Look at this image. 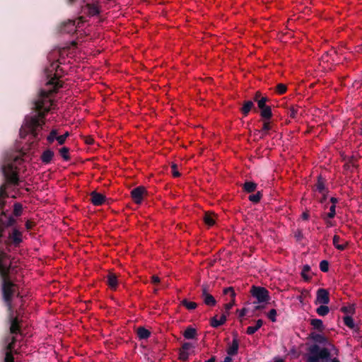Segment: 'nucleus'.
Segmentation results:
<instances>
[{"label":"nucleus","mask_w":362,"mask_h":362,"mask_svg":"<svg viewBox=\"0 0 362 362\" xmlns=\"http://www.w3.org/2000/svg\"><path fill=\"white\" fill-rule=\"evenodd\" d=\"M59 56L60 51L57 49L52 50L48 54L47 60L49 62V66L45 69V73L47 78V88L42 89L40 91L37 98L33 102V108L35 114L25 117L24 124L20 131L21 135L23 134V131L30 133L32 139L36 142H38L43 137L41 132L45 124V117L52 105L51 95L63 86V82L59 80V71H62L59 65Z\"/></svg>","instance_id":"1"},{"label":"nucleus","mask_w":362,"mask_h":362,"mask_svg":"<svg viewBox=\"0 0 362 362\" xmlns=\"http://www.w3.org/2000/svg\"><path fill=\"white\" fill-rule=\"evenodd\" d=\"M9 256L2 250H0V276L1 279V289L2 298L9 313H13V298L16 296L21 297L17 291L18 285L11 280V264L7 262Z\"/></svg>","instance_id":"2"},{"label":"nucleus","mask_w":362,"mask_h":362,"mask_svg":"<svg viewBox=\"0 0 362 362\" xmlns=\"http://www.w3.org/2000/svg\"><path fill=\"white\" fill-rule=\"evenodd\" d=\"M23 155L21 152L11 155L7 163L3 166L2 171L7 184L13 186L19 185V167L24 162Z\"/></svg>","instance_id":"3"},{"label":"nucleus","mask_w":362,"mask_h":362,"mask_svg":"<svg viewBox=\"0 0 362 362\" xmlns=\"http://www.w3.org/2000/svg\"><path fill=\"white\" fill-rule=\"evenodd\" d=\"M6 189V183L0 186V244L2 243L5 229L16 223V220L8 214L7 210L4 209L6 204L5 199L8 197Z\"/></svg>","instance_id":"4"},{"label":"nucleus","mask_w":362,"mask_h":362,"mask_svg":"<svg viewBox=\"0 0 362 362\" xmlns=\"http://www.w3.org/2000/svg\"><path fill=\"white\" fill-rule=\"evenodd\" d=\"M327 191L325 188L324 183L318 177V195H321V204L323 208L322 217L327 221V218H332L335 216V209L337 199L334 197L328 198Z\"/></svg>","instance_id":"5"},{"label":"nucleus","mask_w":362,"mask_h":362,"mask_svg":"<svg viewBox=\"0 0 362 362\" xmlns=\"http://www.w3.org/2000/svg\"><path fill=\"white\" fill-rule=\"evenodd\" d=\"M336 354L334 346L325 336L318 334V362H339L337 358L333 357Z\"/></svg>","instance_id":"6"},{"label":"nucleus","mask_w":362,"mask_h":362,"mask_svg":"<svg viewBox=\"0 0 362 362\" xmlns=\"http://www.w3.org/2000/svg\"><path fill=\"white\" fill-rule=\"evenodd\" d=\"M310 324L313 325L314 330L311 332L308 337V339H312V343L306 342L302 344V346H305V350L308 351L304 355L306 358V362H317V318L311 320Z\"/></svg>","instance_id":"7"},{"label":"nucleus","mask_w":362,"mask_h":362,"mask_svg":"<svg viewBox=\"0 0 362 362\" xmlns=\"http://www.w3.org/2000/svg\"><path fill=\"white\" fill-rule=\"evenodd\" d=\"M15 224L16 223L10 226L12 228L8 233L7 238L4 241L8 251H10V247H20L21 244L23 243V233L15 226Z\"/></svg>","instance_id":"8"},{"label":"nucleus","mask_w":362,"mask_h":362,"mask_svg":"<svg viewBox=\"0 0 362 362\" xmlns=\"http://www.w3.org/2000/svg\"><path fill=\"white\" fill-rule=\"evenodd\" d=\"M329 302V293L326 289H318V315L325 316L329 313V308L327 304Z\"/></svg>","instance_id":"9"},{"label":"nucleus","mask_w":362,"mask_h":362,"mask_svg":"<svg viewBox=\"0 0 362 362\" xmlns=\"http://www.w3.org/2000/svg\"><path fill=\"white\" fill-rule=\"evenodd\" d=\"M85 21V18L83 16H80L77 19V25L76 24V21L68 20L67 21L63 22L61 24L60 32L68 34L74 33L76 31V28L79 26L81 23H83Z\"/></svg>","instance_id":"10"},{"label":"nucleus","mask_w":362,"mask_h":362,"mask_svg":"<svg viewBox=\"0 0 362 362\" xmlns=\"http://www.w3.org/2000/svg\"><path fill=\"white\" fill-rule=\"evenodd\" d=\"M251 293L252 296L257 298L258 303L267 302L269 300V291L264 287L253 286Z\"/></svg>","instance_id":"11"},{"label":"nucleus","mask_w":362,"mask_h":362,"mask_svg":"<svg viewBox=\"0 0 362 362\" xmlns=\"http://www.w3.org/2000/svg\"><path fill=\"white\" fill-rule=\"evenodd\" d=\"M146 189L143 186H139L131 191V197L134 203L139 204L142 202L144 195L146 194Z\"/></svg>","instance_id":"12"},{"label":"nucleus","mask_w":362,"mask_h":362,"mask_svg":"<svg viewBox=\"0 0 362 362\" xmlns=\"http://www.w3.org/2000/svg\"><path fill=\"white\" fill-rule=\"evenodd\" d=\"M82 12L90 16H94L100 13L98 6L95 4H86L82 6Z\"/></svg>","instance_id":"13"},{"label":"nucleus","mask_w":362,"mask_h":362,"mask_svg":"<svg viewBox=\"0 0 362 362\" xmlns=\"http://www.w3.org/2000/svg\"><path fill=\"white\" fill-rule=\"evenodd\" d=\"M90 195L91 203L95 206H101L105 202V196L95 191L92 192Z\"/></svg>","instance_id":"14"},{"label":"nucleus","mask_w":362,"mask_h":362,"mask_svg":"<svg viewBox=\"0 0 362 362\" xmlns=\"http://www.w3.org/2000/svg\"><path fill=\"white\" fill-rule=\"evenodd\" d=\"M13 313H10V332L12 334H16L21 332V326L17 317H13Z\"/></svg>","instance_id":"15"},{"label":"nucleus","mask_w":362,"mask_h":362,"mask_svg":"<svg viewBox=\"0 0 362 362\" xmlns=\"http://www.w3.org/2000/svg\"><path fill=\"white\" fill-rule=\"evenodd\" d=\"M54 156V153L52 150L47 148L45 150L40 156V160L42 163L47 165L49 164Z\"/></svg>","instance_id":"16"},{"label":"nucleus","mask_w":362,"mask_h":362,"mask_svg":"<svg viewBox=\"0 0 362 362\" xmlns=\"http://www.w3.org/2000/svg\"><path fill=\"white\" fill-rule=\"evenodd\" d=\"M234 336L235 337L233 338L231 344L227 349V354L229 356H235L238 351L239 341L237 339V334H234Z\"/></svg>","instance_id":"17"},{"label":"nucleus","mask_w":362,"mask_h":362,"mask_svg":"<svg viewBox=\"0 0 362 362\" xmlns=\"http://www.w3.org/2000/svg\"><path fill=\"white\" fill-rule=\"evenodd\" d=\"M252 110L257 112V109L255 107L254 103L252 100H246L243 103V105L241 107L240 111L243 115L246 117Z\"/></svg>","instance_id":"18"},{"label":"nucleus","mask_w":362,"mask_h":362,"mask_svg":"<svg viewBox=\"0 0 362 362\" xmlns=\"http://www.w3.org/2000/svg\"><path fill=\"white\" fill-rule=\"evenodd\" d=\"M333 245L337 249L344 250L347 246V242L344 240H341L339 236L336 235L333 237Z\"/></svg>","instance_id":"19"},{"label":"nucleus","mask_w":362,"mask_h":362,"mask_svg":"<svg viewBox=\"0 0 362 362\" xmlns=\"http://www.w3.org/2000/svg\"><path fill=\"white\" fill-rule=\"evenodd\" d=\"M107 284L111 289L115 290L117 286V278L115 274L109 273L107 275Z\"/></svg>","instance_id":"20"},{"label":"nucleus","mask_w":362,"mask_h":362,"mask_svg":"<svg viewBox=\"0 0 362 362\" xmlns=\"http://www.w3.org/2000/svg\"><path fill=\"white\" fill-rule=\"evenodd\" d=\"M197 336V332L195 328L187 327L183 332V337L186 339H194Z\"/></svg>","instance_id":"21"},{"label":"nucleus","mask_w":362,"mask_h":362,"mask_svg":"<svg viewBox=\"0 0 362 362\" xmlns=\"http://www.w3.org/2000/svg\"><path fill=\"white\" fill-rule=\"evenodd\" d=\"M259 110L260 116L264 120H269L272 117L273 114L270 106H267L266 107H263V109Z\"/></svg>","instance_id":"22"},{"label":"nucleus","mask_w":362,"mask_h":362,"mask_svg":"<svg viewBox=\"0 0 362 362\" xmlns=\"http://www.w3.org/2000/svg\"><path fill=\"white\" fill-rule=\"evenodd\" d=\"M257 184L252 181H246L243 185V190L247 193L254 192L257 189Z\"/></svg>","instance_id":"23"},{"label":"nucleus","mask_w":362,"mask_h":362,"mask_svg":"<svg viewBox=\"0 0 362 362\" xmlns=\"http://www.w3.org/2000/svg\"><path fill=\"white\" fill-rule=\"evenodd\" d=\"M203 221L209 227L213 226L216 223L214 214L211 213H205L203 217Z\"/></svg>","instance_id":"24"},{"label":"nucleus","mask_w":362,"mask_h":362,"mask_svg":"<svg viewBox=\"0 0 362 362\" xmlns=\"http://www.w3.org/2000/svg\"><path fill=\"white\" fill-rule=\"evenodd\" d=\"M151 335V332L149 330L146 329L144 327H139L137 329V336L140 339H146Z\"/></svg>","instance_id":"25"},{"label":"nucleus","mask_w":362,"mask_h":362,"mask_svg":"<svg viewBox=\"0 0 362 362\" xmlns=\"http://www.w3.org/2000/svg\"><path fill=\"white\" fill-rule=\"evenodd\" d=\"M263 325L262 320H258L255 326H250L247 328L246 333L249 335L255 334Z\"/></svg>","instance_id":"26"},{"label":"nucleus","mask_w":362,"mask_h":362,"mask_svg":"<svg viewBox=\"0 0 362 362\" xmlns=\"http://www.w3.org/2000/svg\"><path fill=\"white\" fill-rule=\"evenodd\" d=\"M204 304L208 306H214L216 304L215 298L210 293L202 298Z\"/></svg>","instance_id":"27"},{"label":"nucleus","mask_w":362,"mask_h":362,"mask_svg":"<svg viewBox=\"0 0 362 362\" xmlns=\"http://www.w3.org/2000/svg\"><path fill=\"white\" fill-rule=\"evenodd\" d=\"M271 128L272 127L270 124V122L269 120H264L262 129L260 131L257 130V132H260L262 134L260 137L263 138L268 134V132L271 129Z\"/></svg>","instance_id":"28"},{"label":"nucleus","mask_w":362,"mask_h":362,"mask_svg":"<svg viewBox=\"0 0 362 362\" xmlns=\"http://www.w3.org/2000/svg\"><path fill=\"white\" fill-rule=\"evenodd\" d=\"M58 130L53 129L49 132V134L47 136V141L49 144H52L55 140L57 141Z\"/></svg>","instance_id":"29"},{"label":"nucleus","mask_w":362,"mask_h":362,"mask_svg":"<svg viewBox=\"0 0 362 362\" xmlns=\"http://www.w3.org/2000/svg\"><path fill=\"white\" fill-rule=\"evenodd\" d=\"M60 156L62 157V158L64 160H70V156H69V148L68 147L64 146L61 148L59 151Z\"/></svg>","instance_id":"30"},{"label":"nucleus","mask_w":362,"mask_h":362,"mask_svg":"<svg viewBox=\"0 0 362 362\" xmlns=\"http://www.w3.org/2000/svg\"><path fill=\"white\" fill-rule=\"evenodd\" d=\"M344 322L349 328L351 329H355L356 325L354 323L353 318L351 316L346 315L344 317Z\"/></svg>","instance_id":"31"},{"label":"nucleus","mask_w":362,"mask_h":362,"mask_svg":"<svg viewBox=\"0 0 362 362\" xmlns=\"http://www.w3.org/2000/svg\"><path fill=\"white\" fill-rule=\"evenodd\" d=\"M262 197V193L260 191H258L256 194H250L248 197V199L254 203L257 204L259 202L261 198Z\"/></svg>","instance_id":"32"},{"label":"nucleus","mask_w":362,"mask_h":362,"mask_svg":"<svg viewBox=\"0 0 362 362\" xmlns=\"http://www.w3.org/2000/svg\"><path fill=\"white\" fill-rule=\"evenodd\" d=\"M23 206L21 203L16 202L13 205V214L15 216H20L22 214Z\"/></svg>","instance_id":"33"},{"label":"nucleus","mask_w":362,"mask_h":362,"mask_svg":"<svg viewBox=\"0 0 362 362\" xmlns=\"http://www.w3.org/2000/svg\"><path fill=\"white\" fill-rule=\"evenodd\" d=\"M182 305L185 306L187 309L191 310H194L197 307V304L194 302L189 301L187 299H184L182 301Z\"/></svg>","instance_id":"34"},{"label":"nucleus","mask_w":362,"mask_h":362,"mask_svg":"<svg viewBox=\"0 0 362 362\" xmlns=\"http://www.w3.org/2000/svg\"><path fill=\"white\" fill-rule=\"evenodd\" d=\"M310 271V267L308 264L305 265L302 269L301 276L305 281H309L310 279V276L309 275Z\"/></svg>","instance_id":"35"},{"label":"nucleus","mask_w":362,"mask_h":362,"mask_svg":"<svg viewBox=\"0 0 362 362\" xmlns=\"http://www.w3.org/2000/svg\"><path fill=\"white\" fill-rule=\"evenodd\" d=\"M70 136V133L69 132H66L64 134L59 136L57 137V143L59 145H63L66 139Z\"/></svg>","instance_id":"36"},{"label":"nucleus","mask_w":362,"mask_h":362,"mask_svg":"<svg viewBox=\"0 0 362 362\" xmlns=\"http://www.w3.org/2000/svg\"><path fill=\"white\" fill-rule=\"evenodd\" d=\"M269 101V98L267 97H262L257 102L258 107L259 109H263V107H266L268 105H266V103Z\"/></svg>","instance_id":"37"},{"label":"nucleus","mask_w":362,"mask_h":362,"mask_svg":"<svg viewBox=\"0 0 362 362\" xmlns=\"http://www.w3.org/2000/svg\"><path fill=\"white\" fill-rule=\"evenodd\" d=\"M329 264L327 260H322L320 262V269L323 272H327L329 271Z\"/></svg>","instance_id":"38"},{"label":"nucleus","mask_w":362,"mask_h":362,"mask_svg":"<svg viewBox=\"0 0 362 362\" xmlns=\"http://www.w3.org/2000/svg\"><path fill=\"white\" fill-rule=\"evenodd\" d=\"M287 90V87L285 84H283V83H279L276 86V91L281 95V94H284V93H286Z\"/></svg>","instance_id":"39"},{"label":"nucleus","mask_w":362,"mask_h":362,"mask_svg":"<svg viewBox=\"0 0 362 362\" xmlns=\"http://www.w3.org/2000/svg\"><path fill=\"white\" fill-rule=\"evenodd\" d=\"M189 353L188 351H185L182 350H179V359L182 361H187L189 358Z\"/></svg>","instance_id":"40"},{"label":"nucleus","mask_w":362,"mask_h":362,"mask_svg":"<svg viewBox=\"0 0 362 362\" xmlns=\"http://www.w3.org/2000/svg\"><path fill=\"white\" fill-rule=\"evenodd\" d=\"M276 310L275 309H272L269 310V312L267 314L268 318L273 322L276 321Z\"/></svg>","instance_id":"41"},{"label":"nucleus","mask_w":362,"mask_h":362,"mask_svg":"<svg viewBox=\"0 0 362 362\" xmlns=\"http://www.w3.org/2000/svg\"><path fill=\"white\" fill-rule=\"evenodd\" d=\"M4 362H14V357L12 352L6 351Z\"/></svg>","instance_id":"42"},{"label":"nucleus","mask_w":362,"mask_h":362,"mask_svg":"<svg viewBox=\"0 0 362 362\" xmlns=\"http://www.w3.org/2000/svg\"><path fill=\"white\" fill-rule=\"evenodd\" d=\"M171 170L173 176L175 177H178L180 176V173L177 170V165L175 163H173L171 165Z\"/></svg>","instance_id":"43"},{"label":"nucleus","mask_w":362,"mask_h":362,"mask_svg":"<svg viewBox=\"0 0 362 362\" xmlns=\"http://www.w3.org/2000/svg\"><path fill=\"white\" fill-rule=\"evenodd\" d=\"M210 325L213 327H218L221 325L220 320H218L216 316L211 319Z\"/></svg>","instance_id":"44"},{"label":"nucleus","mask_w":362,"mask_h":362,"mask_svg":"<svg viewBox=\"0 0 362 362\" xmlns=\"http://www.w3.org/2000/svg\"><path fill=\"white\" fill-rule=\"evenodd\" d=\"M297 109H296L293 106L291 107L288 111V115L291 118H296L297 115Z\"/></svg>","instance_id":"45"},{"label":"nucleus","mask_w":362,"mask_h":362,"mask_svg":"<svg viewBox=\"0 0 362 362\" xmlns=\"http://www.w3.org/2000/svg\"><path fill=\"white\" fill-rule=\"evenodd\" d=\"M235 299H233V300H231V301L230 303H226V304L224 305L226 313H227V314H229V310L235 305Z\"/></svg>","instance_id":"46"},{"label":"nucleus","mask_w":362,"mask_h":362,"mask_svg":"<svg viewBox=\"0 0 362 362\" xmlns=\"http://www.w3.org/2000/svg\"><path fill=\"white\" fill-rule=\"evenodd\" d=\"M192 347H194V346L191 343L185 342L180 349L185 351H188V350H189Z\"/></svg>","instance_id":"47"},{"label":"nucleus","mask_w":362,"mask_h":362,"mask_svg":"<svg viewBox=\"0 0 362 362\" xmlns=\"http://www.w3.org/2000/svg\"><path fill=\"white\" fill-rule=\"evenodd\" d=\"M335 54V51L334 50H331L329 52H327L326 53V56H323L322 57V60L324 61H326V62H329V59H328V57H332L333 54Z\"/></svg>","instance_id":"48"},{"label":"nucleus","mask_w":362,"mask_h":362,"mask_svg":"<svg viewBox=\"0 0 362 362\" xmlns=\"http://www.w3.org/2000/svg\"><path fill=\"white\" fill-rule=\"evenodd\" d=\"M15 348V344H13V342H9L6 346H5V350L6 351H11L12 352L13 350Z\"/></svg>","instance_id":"49"},{"label":"nucleus","mask_w":362,"mask_h":362,"mask_svg":"<svg viewBox=\"0 0 362 362\" xmlns=\"http://www.w3.org/2000/svg\"><path fill=\"white\" fill-rule=\"evenodd\" d=\"M208 288H209V286L207 285H202V298L205 296V295H208L209 294L208 293Z\"/></svg>","instance_id":"50"},{"label":"nucleus","mask_w":362,"mask_h":362,"mask_svg":"<svg viewBox=\"0 0 362 362\" xmlns=\"http://www.w3.org/2000/svg\"><path fill=\"white\" fill-rule=\"evenodd\" d=\"M160 281V278L158 276L153 275L151 276V283L153 284H158Z\"/></svg>","instance_id":"51"},{"label":"nucleus","mask_w":362,"mask_h":362,"mask_svg":"<svg viewBox=\"0 0 362 362\" xmlns=\"http://www.w3.org/2000/svg\"><path fill=\"white\" fill-rule=\"evenodd\" d=\"M237 312L239 313V317H243L246 315L247 310V308H243L241 310H238Z\"/></svg>","instance_id":"52"},{"label":"nucleus","mask_w":362,"mask_h":362,"mask_svg":"<svg viewBox=\"0 0 362 362\" xmlns=\"http://www.w3.org/2000/svg\"><path fill=\"white\" fill-rule=\"evenodd\" d=\"M341 311L345 313H351L353 312V308L349 306V307H343L341 308Z\"/></svg>","instance_id":"53"},{"label":"nucleus","mask_w":362,"mask_h":362,"mask_svg":"<svg viewBox=\"0 0 362 362\" xmlns=\"http://www.w3.org/2000/svg\"><path fill=\"white\" fill-rule=\"evenodd\" d=\"M34 226V223L30 221H27L25 222V228H27V230H30L33 228V227Z\"/></svg>","instance_id":"54"},{"label":"nucleus","mask_w":362,"mask_h":362,"mask_svg":"<svg viewBox=\"0 0 362 362\" xmlns=\"http://www.w3.org/2000/svg\"><path fill=\"white\" fill-rule=\"evenodd\" d=\"M262 94L259 91L255 93V96L253 98L254 101L257 102L261 98H262Z\"/></svg>","instance_id":"55"},{"label":"nucleus","mask_w":362,"mask_h":362,"mask_svg":"<svg viewBox=\"0 0 362 362\" xmlns=\"http://www.w3.org/2000/svg\"><path fill=\"white\" fill-rule=\"evenodd\" d=\"M228 314H227V313H226L225 314H223L220 318V322H221V325H223L226 322V320H227V315Z\"/></svg>","instance_id":"56"},{"label":"nucleus","mask_w":362,"mask_h":362,"mask_svg":"<svg viewBox=\"0 0 362 362\" xmlns=\"http://www.w3.org/2000/svg\"><path fill=\"white\" fill-rule=\"evenodd\" d=\"M324 329L323 322L321 320L318 319V332H321Z\"/></svg>","instance_id":"57"},{"label":"nucleus","mask_w":362,"mask_h":362,"mask_svg":"<svg viewBox=\"0 0 362 362\" xmlns=\"http://www.w3.org/2000/svg\"><path fill=\"white\" fill-rule=\"evenodd\" d=\"M233 288V287L225 288L223 289V293L226 294V295L228 294V293L230 294V291H232Z\"/></svg>","instance_id":"58"},{"label":"nucleus","mask_w":362,"mask_h":362,"mask_svg":"<svg viewBox=\"0 0 362 362\" xmlns=\"http://www.w3.org/2000/svg\"><path fill=\"white\" fill-rule=\"evenodd\" d=\"M309 217V214L308 212H303L302 214V218L303 220H307Z\"/></svg>","instance_id":"59"},{"label":"nucleus","mask_w":362,"mask_h":362,"mask_svg":"<svg viewBox=\"0 0 362 362\" xmlns=\"http://www.w3.org/2000/svg\"><path fill=\"white\" fill-rule=\"evenodd\" d=\"M230 297H231V300L235 299V291H234L233 288L230 291Z\"/></svg>","instance_id":"60"},{"label":"nucleus","mask_w":362,"mask_h":362,"mask_svg":"<svg viewBox=\"0 0 362 362\" xmlns=\"http://www.w3.org/2000/svg\"><path fill=\"white\" fill-rule=\"evenodd\" d=\"M93 142V139L92 138H87L86 139V143L88 144H92Z\"/></svg>","instance_id":"61"},{"label":"nucleus","mask_w":362,"mask_h":362,"mask_svg":"<svg viewBox=\"0 0 362 362\" xmlns=\"http://www.w3.org/2000/svg\"><path fill=\"white\" fill-rule=\"evenodd\" d=\"M274 362H284V359L281 357H276Z\"/></svg>","instance_id":"62"},{"label":"nucleus","mask_w":362,"mask_h":362,"mask_svg":"<svg viewBox=\"0 0 362 362\" xmlns=\"http://www.w3.org/2000/svg\"><path fill=\"white\" fill-rule=\"evenodd\" d=\"M223 362H232V358L230 356H226Z\"/></svg>","instance_id":"63"},{"label":"nucleus","mask_w":362,"mask_h":362,"mask_svg":"<svg viewBox=\"0 0 362 362\" xmlns=\"http://www.w3.org/2000/svg\"><path fill=\"white\" fill-rule=\"evenodd\" d=\"M216 361V356H212L205 362H215Z\"/></svg>","instance_id":"64"}]
</instances>
